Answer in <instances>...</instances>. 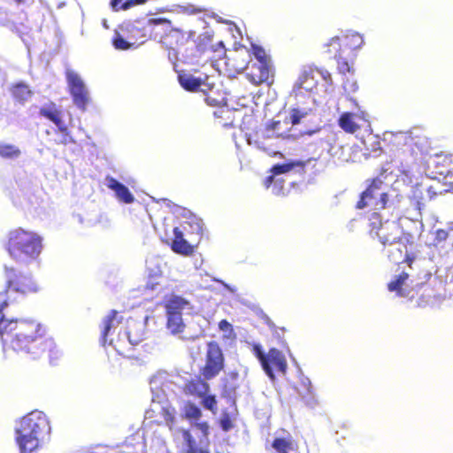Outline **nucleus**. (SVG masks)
Returning <instances> with one entry per match:
<instances>
[{
	"instance_id": "obj_1",
	"label": "nucleus",
	"mask_w": 453,
	"mask_h": 453,
	"mask_svg": "<svg viewBox=\"0 0 453 453\" xmlns=\"http://www.w3.org/2000/svg\"><path fill=\"white\" fill-rule=\"evenodd\" d=\"M332 86L333 78L328 70L314 65L303 66L288 97L295 105L293 113H307L313 110L311 104H326Z\"/></svg>"
},
{
	"instance_id": "obj_2",
	"label": "nucleus",
	"mask_w": 453,
	"mask_h": 453,
	"mask_svg": "<svg viewBox=\"0 0 453 453\" xmlns=\"http://www.w3.org/2000/svg\"><path fill=\"white\" fill-rule=\"evenodd\" d=\"M7 305L6 300L0 304V336L3 344L17 352L37 355L35 349L41 337V325L35 320L6 319L4 310Z\"/></svg>"
},
{
	"instance_id": "obj_3",
	"label": "nucleus",
	"mask_w": 453,
	"mask_h": 453,
	"mask_svg": "<svg viewBox=\"0 0 453 453\" xmlns=\"http://www.w3.org/2000/svg\"><path fill=\"white\" fill-rule=\"evenodd\" d=\"M383 135L385 141L399 148V171L410 179L418 173L423 156L431 148L428 138L413 132L402 131H386Z\"/></svg>"
},
{
	"instance_id": "obj_4",
	"label": "nucleus",
	"mask_w": 453,
	"mask_h": 453,
	"mask_svg": "<svg viewBox=\"0 0 453 453\" xmlns=\"http://www.w3.org/2000/svg\"><path fill=\"white\" fill-rule=\"evenodd\" d=\"M50 426L46 415L33 411L24 416L16 426V440L21 453H31L49 438Z\"/></svg>"
},
{
	"instance_id": "obj_5",
	"label": "nucleus",
	"mask_w": 453,
	"mask_h": 453,
	"mask_svg": "<svg viewBox=\"0 0 453 453\" xmlns=\"http://www.w3.org/2000/svg\"><path fill=\"white\" fill-rule=\"evenodd\" d=\"M42 249V237L35 232L18 228L8 234L6 250L10 257L17 261H35L41 255Z\"/></svg>"
},
{
	"instance_id": "obj_6",
	"label": "nucleus",
	"mask_w": 453,
	"mask_h": 453,
	"mask_svg": "<svg viewBox=\"0 0 453 453\" xmlns=\"http://www.w3.org/2000/svg\"><path fill=\"white\" fill-rule=\"evenodd\" d=\"M149 25L152 26V32L157 35L158 27H161L164 35L160 36V42L169 50H178L185 46L194 36L195 32L184 31L173 27L171 20L165 18H155L149 19Z\"/></svg>"
},
{
	"instance_id": "obj_7",
	"label": "nucleus",
	"mask_w": 453,
	"mask_h": 453,
	"mask_svg": "<svg viewBox=\"0 0 453 453\" xmlns=\"http://www.w3.org/2000/svg\"><path fill=\"white\" fill-rule=\"evenodd\" d=\"M370 235L377 238L379 242L386 246H394L397 241L402 240L403 230L395 220H383L378 211L371 212L369 216Z\"/></svg>"
},
{
	"instance_id": "obj_8",
	"label": "nucleus",
	"mask_w": 453,
	"mask_h": 453,
	"mask_svg": "<svg viewBox=\"0 0 453 453\" xmlns=\"http://www.w3.org/2000/svg\"><path fill=\"white\" fill-rule=\"evenodd\" d=\"M388 186L380 179H374L368 188L361 194L357 202V209L370 207L377 211L386 209L388 201Z\"/></svg>"
},
{
	"instance_id": "obj_9",
	"label": "nucleus",
	"mask_w": 453,
	"mask_h": 453,
	"mask_svg": "<svg viewBox=\"0 0 453 453\" xmlns=\"http://www.w3.org/2000/svg\"><path fill=\"white\" fill-rule=\"evenodd\" d=\"M162 375H156L150 379L151 401L154 404L157 403L160 406L166 424L172 427L175 424V410L166 404L168 395L165 388L168 385L164 383Z\"/></svg>"
},
{
	"instance_id": "obj_10",
	"label": "nucleus",
	"mask_w": 453,
	"mask_h": 453,
	"mask_svg": "<svg viewBox=\"0 0 453 453\" xmlns=\"http://www.w3.org/2000/svg\"><path fill=\"white\" fill-rule=\"evenodd\" d=\"M68 91L73 98V104L81 110L86 111L90 104L88 90L86 88L81 77L73 70L66 69L65 72Z\"/></svg>"
},
{
	"instance_id": "obj_11",
	"label": "nucleus",
	"mask_w": 453,
	"mask_h": 453,
	"mask_svg": "<svg viewBox=\"0 0 453 453\" xmlns=\"http://www.w3.org/2000/svg\"><path fill=\"white\" fill-rule=\"evenodd\" d=\"M5 276L7 281L6 295L8 299L12 298L13 294L33 293L37 291L36 283L30 275L17 273L13 268L5 267Z\"/></svg>"
},
{
	"instance_id": "obj_12",
	"label": "nucleus",
	"mask_w": 453,
	"mask_h": 453,
	"mask_svg": "<svg viewBox=\"0 0 453 453\" xmlns=\"http://www.w3.org/2000/svg\"><path fill=\"white\" fill-rule=\"evenodd\" d=\"M261 366L272 381L275 380V372L285 375L287 372V361L284 354L275 348L269 349Z\"/></svg>"
},
{
	"instance_id": "obj_13",
	"label": "nucleus",
	"mask_w": 453,
	"mask_h": 453,
	"mask_svg": "<svg viewBox=\"0 0 453 453\" xmlns=\"http://www.w3.org/2000/svg\"><path fill=\"white\" fill-rule=\"evenodd\" d=\"M194 428L201 434L198 435L199 441H196L189 431L185 430L182 433V438L186 444L188 453H209L208 450L204 449L209 434L208 423L205 421L196 423L194 424Z\"/></svg>"
},
{
	"instance_id": "obj_14",
	"label": "nucleus",
	"mask_w": 453,
	"mask_h": 453,
	"mask_svg": "<svg viewBox=\"0 0 453 453\" xmlns=\"http://www.w3.org/2000/svg\"><path fill=\"white\" fill-rule=\"evenodd\" d=\"M282 158L284 161L273 165L270 169L271 174L265 179L264 185L266 188H269L274 181V178H278L280 174L291 172L301 174L304 173V167L307 162L295 159H285L284 157Z\"/></svg>"
},
{
	"instance_id": "obj_15",
	"label": "nucleus",
	"mask_w": 453,
	"mask_h": 453,
	"mask_svg": "<svg viewBox=\"0 0 453 453\" xmlns=\"http://www.w3.org/2000/svg\"><path fill=\"white\" fill-rule=\"evenodd\" d=\"M224 367V357L219 344L212 342L208 344L206 365L203 369V375L210 380L219 373Z\"/></svg>"
},
{
	"instance_id": "obj_16",
	"label": "nucleus",
	"mask_w": 453,
	"mask_h": 453,
	"mask_svg": "<svg viewBox=\"0 0 453 453\" xmlns=\"http://www.w3.org/2000/svg\"><path fill=\"white\" fill-rule=\"evenodd\" d=\"M272 134L265 133V129L261 134H257L256 138L249 136L247 138L248 143L253 145L258 150H261L265 154L270 157L279 156L283 157V154L280 151V145Z\"/></svg>"
},
{
	"instance_id": "obj_17",
	"label": "nucleus",
	"mask_w": 453,
	"mask_h": 453,
	"mask_svg": "<svg viewBox=\"0 0 453 453\" xmlns=\"http://www.w3.org/2000/svg\"><path fill=\"white\" fill-rule=\"evenodd\" d=\"M418 285L419 283H416L408 273L403 272L399 275H395L388 284V289L390 292H395L398 296L411 298L415 288Z\"/></svg>"
},
{
	"instance_id": "obj_18",
	"label": "nucleus",
	"mask_w": 453,
	"mask_h": 453,
	"mask_svg": "<svg viewBox=\"0 0 453 453\" xmlns=\"http://www.w3.org/2000/svg\"><path fill=\"white\" fill-rule=\"evenodd\" d=\"M284 117L283 119H273L271 125L265 128V133L272 134L275 138L283 136L290 131L291 127L301 123V119L306 115H276Z\"/></svg>"
},
{
	"instance_id": "obj_19",
	"label": "nucleus",
	"mask_w": 453,
	"mask_h": 453,
	"mask_svg": "<svg viewBox=\"0 0 453 453\" xmlns=\"http://www.w3.org/2000/svg\"><path fill=\"white\" fill-rule=\"evenodd\" d=\"M340 127L349 134H356L360 130L369 131L370 123L365 115H340Z\"/></svg>"
},
{
	"instance_id": "obj_20",
	"label": "nucleus",
	"mask_w": 453,
	"mask_h": 453,
	"mask_svg": "<svg viewBox=\"0 0 453 453\" xmlns=\"http://www.w3.org/2000/svg\"><path fill=\"white\" fill-rule=\"evenodd\" d=\"M145 323L142 321L130 320L127 322V330L122 334H119V341L127 339L130 345L136 346L145 337Z\"/></svg>"
},
{
	"instance_id": "obj_21",
	"label": "nucleus",
	"mask_w": 453,
	"mask_h": 453,
	"mask_svg": "<svg viewBox=\"0 0 453 453\" xmlns=\"http://www.w3.org/2000/svg\"><path fill=\"white\" fill-rule=\"evenodd\" d=\"M247 70V79L255 85L266 82L271 77V66L267 62L252 63Z\"/></svg>"
},
{
	"instance_id": "obj_22",
	"label": "nucleus",
	"mask_w": 453,
	"mask_h": 453,
	"mask_svg": "<svg viewBox=\"0 0 453 453\" xmlns=\"http://www.w3.org/2000/svg\"><path fill=\"white\" fill-rule=\"evenodd\" d=\"M250 63V53L244 48L240 50H234L226 57V65L230 71L240 73L246 70Z\"/></svg>"
},
{
	"instance_id": "obj_23",
	"label": "nucleus",
	"mask_w": 453,
	"mask_h": 453,
	"mask_svg": "<svg viewBox=\"0 0 453 453\" xmlns=\"http://www.w3.org/2000/svg\"><path fill=\"white\" fill-rule=\"evenodd\" d=\"M48 117L58 128V130L63 133V142H67L68 141H72V137L68 133V129L70 127H74L80 125V119L76 116V118H73V115H45Z\"/></svg>"
},
{
	"instance_id": "obj_24",
	"label": "nucleus",
	"mask_w": 453,
	"mask_h": 453,
	"mask_svg": "<svg viewBox=\"0 0 453 453\" xmlns=\"http://www.w3.org/2000/svg\"><path fill=\"white\" fill-rule=\"evenodd\" d=\"M196 50L199 52H213L218 53L217 57L221 58L226 55L225 45L222 41L216 43L212 42V36L208 33L199 35L196 42Z\"/></svg>"
},
{
	"instance_id": "obj_25",
	"label": "nucleus",
	"mask_w": 453,
	"mask_h": 453,
	"mask_svg": "<svg viewBox=\"0 0 453 453\" xmlns=\"http://www.w3.org/2000/svg\"><path fill=\"white\" fill-rule=\"evenodd\" d=\"M104 185L114 192L116 198L124 203H132L134 201V196L129 191L128 188L117 180L111 176H106L104 179Z\"/></svg>"
},
{
	"instance_id": "obj_26",
	"label": "nucleus",
	"mask_w": 453,
	"mask_h": 453,
	"mask_svg": "<svg viewBox=\"0 0 453 453\" xmlns=\"http://www.w3.org/2000/svg\"><path fill=\"white\" fill-rule=\"evenodd\" d=\"M388 247V257L391 261L399 263L401 260H403L411 267V264L415 262L416 257L408 252L406 245L401 240L397 241L395 245Z\"/></svg>"
},
{
	"instance_id": "obj_27",
	"label": "nucleus",
	"mask_w": 453,
	"mask_h": 453,
	"mask_svg": "<svg viewBox=\"0 0 453 453\" xmlns=\"http://www.w3.org/2000/svg\"><path fill=\"white\" fill-rule=\"evenodd\" d=\"M342 40V48L344 49L346 56H350L355 51L360 49L364 44L363 36L357 32L348 31L340 35Z\"/></svg>"
},
{
	"instance_id": "obj_28",
	"label": "nucleus",
	"mask_w": 453,
	"mask_h": 453,
	"mask_svg": "<svg viewBox=\"0 0 453 453\" xmlns=\"http://www.w3.org/2000/svg\"><path fill=\"white\" fill-rule=\"evenodd\" d=\"M9 92L12 99L20 104H26L34 95L30 87L23 81L12 84L9 87Z\"/></svg>"
},
{
	"instance_id": "obj_29",
	"label": "nucleus",
	"mask_w": 453,
	"mask_h": 453,
	"mask_svg": "<svg viewBox=\"0 0 453 453\" xmlns=\"http://www.w3.org/2000/svg\"><path fill=\"white\" fill-rule=\"evenodd\" d=\"M165 308L166 310V313H177L182 315L185 311H191L192 305L185 298L176 295H172L168 299L165 300Z\"/></svg>"
},
{
	"instance_id": "obj_30",
	"label": "nucleus",
	"mask_w": 453,
	"mask_h": 453,
	"mask_svg": "<svg viewBox=\"0 0 453 453\" xmlns=\"http://www.w3.org/2000/svg\"><path fill=\"white\" fill-rule=\"evenodd\" d=\"M173 235L174 239L172 243V249L174 252L188 255L193 251L192 246L184 239L181 230L174 227Z\"/></svg>"
},
{
	"instance_id": "obj_31",
	"label": "nucleus",
	"mask_w": 453,
	"mask_h": 453,
	"mask_svg": "<svg viewBox=\"0 0 453 453\" xmlns=\"http://www.w3.org/2000/svg\"><path fill=\"white\" fill-rule=\"evenodd\" d=\"M342 42L340 39V35H335L330 38L328 42H326L323 46L324 52L334 59L342 56H346Z\"/></svg>"
},
{
	"instance_id": "obj_32",
	"label": "nucleus",
	"mask_w": 453,
	"mask_h": 453,
	"mask_svg": "<svg viewBox=\"0 0 453 453\" xmlns=\"http://www.w3.org/2000/svg\"><path fill=\"white\" fill-rule=\"evenodd\" d=\"M118 312L116 311H111L103 320V329H102V344L105 345L107 342V338L111 331V329H115L119 324L120 323V319L117 317Z\"/></svg>"
},
{
	"instance_id": "obj_33",
	"label": "nucleus",
	"mask_w": 453,
	"mask_h": 453,
	"mask_svg": "<svg viewBox=\"0 0 453 453\" xmlns=\"http://www.w3.org/2000/svg\"><path fill=\"white\" fill-rule=\"evenodd\" d=\"M167 316V328L173 334L181 333L185 328V324L181 314H170L166 313Z\"/></svg>"
},
{
	"instance_id": "obj_34",
	"label": "nucleus",
	"mask_w": 453,
	"mask_h": 453,
	"mask_svg": "<svg viewBox=\"0 0 453 453\" xmlns=\"http://www.w3.org/2000/svg\"><path fill=\"white\" fill-rule=\"evenodd\" d=\"M348 56H342L335 58L337 72L342 76L349 74L351 77L354 75L355 69L353 64L347 59Z\"/></svg>"
},
{
	"instance_id": "obj_35",
	"label": "nucleus",
	"mask_w": 453,
	"mask_h": 453,
	"mask_svg": "<svg viewBox=\"0 0 453 453\" xmlns=\"http://www.w3.org/2000/svg\"><path fill=\"white\" fill-rule=\"evenodd\" d=\"M179 81L183 88L191 92L196 91L202 85L201 80L192 75H181Z\"/></svg>"
},
{
	"instance_id": "obj_36",
	"label": "nucleus",
	"mask_w": 453,
	"mask_h": 453,
	"mask_svg": "<svg viewBox=\"0 0 453 453\" xmlns=\"http://www.w3.org/2000/svg\"><path fill=\"white\" fill-rule=\"evenodd\" d=\"M183 412L185 417L190 420L193 426L194 424L199 423L197 420L200 418L202 411L198 406L194 403H188L184 405Z\"/></svg>"
},
{
	"instance_id": "obj_37",
	"label": "nucleus",
	"mask_w": 453,
	"mask_h": 453,
	"mask_svg": "<svg viewBox=\"0 0 453 453\" xmlns=\"http://www.w3.org/2000/svg\"><path fill=\"white\" fill-rule=\"evenodd\" d=\"M20 155V150L16 146L0 142V157L6 159H14L19 157Z\"/></svg>"
},
{
	"instance_id": "obj_38",
	"label": "nucleus",
	"mask_w": 453,
	"mask_h": 453,
	"mask_svg": "<svg viewBox=\"0 0 453 453\" xmlns=\"http://www.w3.org/2000/svg\"><path fill=\"white\" fill-rule=\"evenodd\" d=\"M249 51L250 56L253 55L257 62L270 63V58L267 56L265 49L260 45L251 43Z\"/></svg>"
},
{
	"instance_id": "obj_39",
	"label": "nucleus",
	"mask_w": 453,
	"mask_h": 453,
	"mask_svg": "<svg viewBox=\"0 0 453 453\" xmlns=\"http://www.w3.org/2000/svg\"><path fill=\"white\" fill-rule=\"evenodd\" d=\"M301 387L303 392L307 394L306 403L310 406H313L315 403L314 395L312 394V387L311 382L309 378H302L301 380Z\"/></svg>"
},
{
	"instance_id": "obj_40",
	"label": "nucleus",
	"mask_w": 453,
	"mask_h": 453,
	"mask_svg": "<svg viewBox=\"0 0 453 453\" xmlns=\"http://www.w3.org/2000/svg\"><path fill=\"white\" fill-rule=\"evenodd\" d=\"M273 448L278 453H288L291 449V442L283 438H276L273 442Z\"/></svg>"
},
{
	"instance_id": "obj_41",
	"label": "nucleus",
	"mask_w": 453,
	"mask_h": 453,
	"mask_svg": "<svg viewBox=\"0 0 453 453\" xmlns=\"http://www.w3.org/2000/svg\"><path fill=\"white\" fill-rule=\"evenodd\" d=\"M241 100L243 103L241 104V107L234 108V111H244V113H257L259 111L258 109L253 107L254 102L251 98L243 96Z\"/></svg>"
},
{
	"instance_id": "obj_42",
	"label": "nucleus",
	"mask_w": 453,
	"mask_h": 453,
	"mask_svg": "<svg viewBox=\"0 0 453 453\" xmlns=\"http://www.w3.org/2000/svg\"><path fill=\"white\" fill-rule=\"evenodd\" d=\"M270 187H272V193L275 196H286L288 193L281 178H274V181Z\"/></svg>"
},
{
	"instance_id": "obj_43",
	"label": "nucleus",
	"mask_w": 453,
	"mask_h": 453,
	"mask_svg": "<svg viewBox=\"0 0 453 453\" xmlns=\"http://www.w3.org/2000/svg\"><path fill=\"white\" fill-rule=\"evenodd\" d=\"M342 104H344V105L350 104V105L353 106V108H352L351 111H341L340 108H338L337 109L338 113H344V114H347V113H356L355 111H360V113H364L361 111V108L358 106L357 103L353 98L345 96L344 98H342Z\"/></svg>"
},
{
	"instance_id": "obj_44",
	"label": "nucleus",
	"mask_w": 453,
	"mask_h": 453,
	"mask_svg": "<svg viewBox=\"0 0 453 453\" xmlns=\"http://www.w3.org/2000/svg\"><path fill=\"white\" fill-rule=\"evenodd\" d=\"M113 46L117 50H128L131 46L119 34H117L112 40Z\"/></svg>"
},
{
	"instance_id": "obj_45",
	"label": "nucleus",
	"mask_w": 453,
	"mask_h": 453,
	"mask_svg": "<svg viewBox=\"0 0 453 453\" xmlns=\"http://www.w3.org/2000/svg\"><path fill=\"white\" fill-rule=\"evenodd\" d=\"M434 234V239L433 242L430 243V245L437 246L448 238L449 232H448V230H444V229H437Z\"/></svg>"
},
{
	"instance_id": "obj_46",
	"label": "nucleus",
	"mask_w": 453,
	"mask_h": 453,
	"mask_svg": "<svg viewBox=\"0 0 453 453\" xmlns=\"http://www.w3.org/2000/svg\"><path fill=\"white\" fill-rule=\"evenodd\" d=\"M202 403L205 409L213 411L216 407L217 401L214 395H210L203 398Z\"/></svg>"
},
{
	"instance_id": "obj_47",
	"label": "nucleus",
	"mask_w": 453,
	"mask_h": 453,
	"mask_svg": "<svg viewBox=\"0 0 453 453\" xmlns=\"http://www.w3.org/2000/svg\"><path fill=\"white\" fill-rule=\"evenodd\" d=\"M343 88L348 93H354L358 89V85L354 79L346 78L343 81Z\"/></svg>"
},
{
	"instance_id": "obj_48",
	"label": "nucleus",
	"mask_w": 453,
	"mask_h": 453,
	"mask_svg": "<svg viewBox=\"0 0 453 453\" xmlns=\"http://www.w3.org/2000/svg\"><path fill=\"white\" fill-rule=\"evenodd\" d=\"M252 352L256 356V357L259 360L260 364H262L264 359L266 357V353H265L261 344L254 343L252 345Z\"/></svg>"
},
{
	"instance_id": "obj_49",
	"label": "nucleus",
	"mask_w": 453,
	"mask_h": 453,
	"mask_svg": "<svg viewBox=\"0 0 453 453\" xmlns=\"http://www.w3.org/2000/svg\"><path fill=\"white\" fill-rule=\"evenodd\" d=\"M146 2L147 0H127L126 2L122 3L120 9L126 11L134 7V5L143 4Z\"/></svg>"
},
{
	"instance_id": "obj_50",
	"label": "nucleus",
	"mask_w": 453,
	"mask_h": 453,
	"mask_svg": "<svg viewBox=\"0 0 453 453\" xmlns=\"http://www.w3.org/2000/svg\"><path fill=\"white\" fill-rule=\"evenodd\" d=\"M449 162L451 163V166L447 171L445 178L453 188V156L449 157Z\"/></svg>"
},
{
	"instance_id": "obj_51",
	"label": "nucleus",
	"mask_w": 453,
	"mask_h": 453,
	"mask_svg": "<svg viewBox=\"0 0 453 453\" xmlns=\"http://www.w3.org/2000/svg\"><path fill=\"white\" fill-rule=\"evenodd\" d=\"M219 327L221 331L223 332H231L233 329H232V325L226 321V319H222L219 324Z\"/></svg>"
},
{
	"instance_id": "obj_52",
	"label": "nucleus",
	"mask_w": 453,
	"mask_h": 453,
	"mask_svg": "<svg viewBox=\"0 0 453 453\" xmlns=\"http://www.w3.org/2000/svg\"><path fill=\"white\" fill-rule=\"evenodd\" d=\"M217 122H218L219 125H221L225 128H228V127H233V121L232 120L229 121V122H223L222 121V118H221L220 115H218V121Z\"/></svg>"
},
{
	"instance_id": "obj_53",
	"label": "nucleus",
	"mask_w": 453,
	"mask_h": 453,
	"mask_svg": "<svg viewBox=\"0 0 453 453\" xmlns=\"http://www.w3.org/2000/svg\"><path fill=\"white\" fill-rule=\"evenodd\" d=\"M214 280L221 283L224 286V288L226 289H227L228 291H230L231 293H234L236 291L235 288L231 287L230 285H228L227 283L224 282L223 280H217V279H214Z\"/></svg>"
},
{
	"instance_id": "obj_54",
	"label": "nucleus",
	"mask_w": 453,
	"mask_h": 453,
	"mask_svg": "<svg viewBox=\"0 0 453 453\" xmlns=\"http://www.w3.org/2000/svg\"><path fill=\"white\" fill-rule=\"evenodd\" d=\"M221 426L224 431H228L230 429V421L229 420H222Z\"/></svg>"
},
{
	"instance_id": "obj_55",
	"label": "nucleus",
	"mask_w": 453,
	"mask_h": 453,
	"mask_svg": "<svg viewBox=\"0 0 453 453\" xmlns=\"http://www.w3.org/2000/svg\"><path fill=\"white\" fill-rule=\"evenodd\" d=\"M40 334H41V337L39 338V340L37 342L41 341L42 334L41 332H40ZM36 344L37 345H42V342H39V343L36 342ZM39 349L40 348H38V346H36L35 351H37L38 354L37 355H34V357H36L37 356H39V354H40ZM41 349H42V351H43L45 349V348H41Z\"/></svg>"
},
{
	"instance_id": "obj_56",
	"label": "nucleus",
	"mask_w": 453,
	"mask_h": 453,
	"mask_svg": "<svg viewBox=\"0 0 453 453\" xmlns=\"http://www.w3.org/2000/svg\"><path fill=\"white\" fill-rule=\"evenodd\" d=\"M123 0H111V5L112 8L116 9L117 6L122 3Z\"/></svg>"
},
{
	"instance_id": "obj_57",
	"label": "nucleus",
	"mask_w": 453,
	"mask_h": 453,
	"mask_svg": "<svg viewBox=\"0 0 453 453\" xmlns=\"http://www.w3.org/2000/svg\"><path fill=\"white\" fill-rule=\"evenodd\" d=\"M318 129H305V130H300V133L303 134H312L315 133Z\"/></svg>"
},
{
	"instance_id": "obj_58",
	"label": "nucleus",
	"mask_w": 453,
	"mask_h": 453,
	"mask_svg": "<svg viewBox=\"0 0 453 453\" xmlns=\"http://www.w3.org/2000/svg\"><path fill=\"white\" fill-rule=\"evenodd\" d=\"M417 231L418 232V234L420 235L422 232L424 231V224L421 220L418 221V226L417 227Z\"/></svg>"
},
{
	"instance_id": "obj_59",
	"label": "nucleus",
	"mask_w": 453,
	"mask_h": 453,
	"mask_svg": "<svg viewBox=\"0 0 453 453\" xmlns=\"http://www.w3.org/2000/svg\"><path fill=\"white\" fill-rule=\"evenodd\" d=\"M199 387H201V388H202V390H201V392H200V393H202V392L205 393V392H207V391H208V388H208V385H207V384H205V383H200V384H199Z\"/></svg>"
},
{
	"instance_id": "obj_60",
	"label": "nucleus",
	"mask_w": 453,
	"mask_h": 453,
	"mask_svg": "<svg viewBox=\"0 0 453 453\" xmlns=\"http://www.w3.org/2000/svg\"><path fill=\"white\" fill-rule=\"evenodd\" d=\"M40 113L46 114V113H51V112H50V111L45 110V109H42V110L40 111Z\"/></svg>"
},
{
	"instance_id": "obj_61",
	"label": "nucleus",
	"mask_w": 453,
	"mask_h": 453,
	"mask_svg": "<svg viewBox=\"0 0 453 453\" xmlns=\"http://www.w3.org/2000/svg\"><path fill=\"white\" fill-rule=\"evenodd\" d=\"M203 45H207V46H209V45H210V43H209V42H203Z\"/></svg>"
},
{
	"instance_id": "obj_62",
	"label": "nucleus",
	"mask_w": 453,
	"mask_h": 453,
	"mask_svg": "<svg viewBox=\"0 0 453 453\" xmlns=\"http://www.w3.org/2000/svg\"><path fill=\"white\" fill-rule=\"evenodd\" d=\"M109 344H110V345H113V341H112V340H110V341H109Z\"/></svg>"
},
{
	"instance_id": "obj_63",
	"label": "nucleus",
	"mask_w": 453,
	"mask_h": 453,
	"mask_svg": "<svg viewBox=\"0 0 453 453\" xmlns=\"http://www.w3.org/2000/svg\"><path fill=\"white\" fill-rule=\"evenodd\" d=\"M114 349H115L117 351H119V348H118V346H117V345H114Z\"/></svg>"
}]
</instances>
